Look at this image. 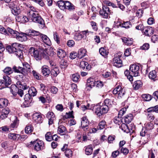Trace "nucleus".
Listing matches in <instances>:
<instances>
[{
  "instance_id": "f257e3e1",
  "label": "nucleus",
  "mask_w": 158,
  "mask_h": 158,
  "mask_svg": "<svg viewBox=\"0 0 158 158\" xmlns=\"http://www.w3.org/2000/svg\"><path fill=\"white\" fill-rule=\"evenodd\" d=\"M26 6L27 15L29 17V21H32L39 23L40 27L43 28L45 25L44 21L35 8L29 4H27Z\"/></svg>"
},
{
  "instance_id": "f03ea898",
  "label": "nucleus",
  "mask_w": 158,
  "mask_h": 158,
  "mask_svg": "<svg viewBox=\"0 0 158 158\" xmlns=\"http://www.w3.org/2000/svg\"><path fill=\"white\" fill-rule=\"evenodd\" d=\"M23 67H16L14 66L13 67V69L14 72L15 73H21L23 75H19L21 78H23V75L26 76L27 75L28 73L31 71L30 66L27 63H24L23 64Z\"/></svg>"
},
{
  "instance_id": "7ed1b4c3",
  "label": "nucleus",
  "mask_w": 158,
  "mask_h": 158,
  "mask_svg": "<svg viewBox=\"0 0 158 158\" xmlns=\"http://www.w3.org/2000/svg\"><path fill=\"white\" fill-rule=\"evenodd\" d=\"M57 3L59 7L62 10L71 11L75 9L74 5L69 1L60 0L58 1Z\"/></svg>"
},
{
  "instance_id": "20e7f679",
  "label": "nucleus",
  "mask_w": 158,
  "mask_h": 158,
  "mask_svg": "<svg viewBox=\"0 0 158 158\" xmlns=\"http://www.w3.org/2000/svg\"><path fill=\"white\" fill-rule=\"evenodd\" d=\"M93 107L92 110L98 116H100L103 114L106 113L107 108H104L100 105H92Z\"/></svg>"
},
{
  "instance_id": "39448f33",
  "label": "nucleus",
  "mask_w": 158,
  "mask_h": 158,
  "mask_svg": "<svg viewBox=\"0 0 158 158\" xmlns=\"http://www.w3.org/2000/svg\"><path fill=\"white\" fill-rule=\"evenodd\" d=\"M93 107L92 110L98 116H100L103 114L106 113L107 108H104L100 105H92Z\"/></svg>"
},
{
  "instance_id": "423d86ee",
  "label": "nucleus",
  "mask_w": 158,
  "mask_h": 158,
  "mask_svg": "<svg viewBox=\"0 0 158 158\" xmlns=\"http://www.w3.org/2000/svg\"><path fill=\"white\" fill-rule=\"evenodd\" d=\"M121 58L122 54L120 52L114 55L113 60V65L118 68L122 66V61L121 60Z\"/></svg>"
},
{
  "instance_id": "0eeeda50",
  "label": "nucleus",
  "mask_w": 158,
  "mask_h": 158,
  "mask_svg": "<svg viewBox=\"0 0 158 158\" xmlns=\"http://www.w3.org/2000/svg\"><path fill=\"white\" fill-rule=\"evenodd\" d=\"M33 144V147L34 150L38 151L44 148V142L39 140L37 139L35 141L31 142Z\"/></svg>"
},
{
  "instance_id": "6e6552de",
  "label": "nucleus",
  "mask_w": 158,
  "mask_h": 158,
  "mask_svg": "<svg viewBox=\"0 0 158 158\" xmlns=\"http://www.w3.org/2000/svg\"><path fill=\"white\" fill-rule=\"evenodd\" d=\"M22 45L17 43H14L11 46H8L6 49L8 52L10 53H15L17 50L21 47Z\"/></svg>"
},
{
  "instance_id": "1a4fd4ad",
  "label": "nucleus",
  "mask_w": 158,
  "mask_h": 158,
  "mask_svg": "<svg viewBox=\"0 0 158 158\" xmlns=\"http://www.w3.org/2000/svg\"><path fill=\"white\" fill-rule=\"evenodd\" d=\"M29 53L31 56H33L37 60H40L41 58V56L39 51L34 47H32L29 49Z\"/></svg>"
},
{
  "instance_id": "9d476101",
  "label": "nucleus",
  "mask_w": 158,
  "mask_h": 158,
  "mask_svg": "<svg viewBox=\"0 0 158 158\" xmlns=\"http://www.w3.org/2000/svg\"><path fill=\"white\" fill-rule=\"evenodd\" d=\"M110 13V9L107 6H103L102 9L99 11L100 15L104 18H107Z\"/></svg>"
},
{
  "instance_id": "9b49d317",
  "label": "nucleus",
  "mask_w": 158,
  "mask_h": 158,
  "mask_svg": "<svg viewBox=\"0 0 158 158\" xmlns=\"http://www.w3.org/2000/svg\"><path fill=\"white\" fill-rule=\"evenodd\" d=\"M130 70L131 73V74L134 77H137L139 75V66L136 64L131 65Z\"/></svg>"
},
{
  "instance_id": "f8f14e48",
  "label": "nucleus",
  "mask_w": 158,
  "mask_h": 158,
  "mask_svg": "<svg viewBox=\"0 0 158 158\" xmlns=\"http://www.w3.org/2000/svg\"><path fill=\"white\" fill-rule=\"evenodd\" d=\"M142 31L145 35L150 36L153 34L154 31L152 27L149 26L144 27Z\"/></svg>"
},
{
  "instance_id": "ddd939ff",
  "label": "nucleus",
  "mask_w": 158,
  "mask_h": 158,
  "mask_svg": "<svg viewBox=\"0 0 158 158\" xmlns=\"http://www.w3.org/2000/svg\"><path fill=\"white\" fill-rule=\"evenodd\" d=\"M89 122L86 117H83L82 118L81 127L84 131H86L88 128Z\"/></svg>"
},
{
  "instance_id": "4468645a",
  "label": "nucleus",
  "mask_w": 158,
  "mask_h": 158,
  "mask_svg": "<svg viewBox=\"0 0 158 158\" xmlns=\"http://www.w3.org/2000/svg\"><path fill=\"white\" fill-rule=\"evenodd\" d=\"M102 105L104 108H107V112L108 111L109 108L112 107L113 104V101L110 99H106L104 100V103Z\"/></svg>"
},
{
  "instance_id": "2eb2a0df",
  "label": "nucleus",
  "mask_w": 158,
  "mask_h": 158,
  "mask_svg": "<svg viewBox=\"0 0 158 158\" xmlns=\"http://www.w3.org/2000/svg\"><path fill=\"white\" fill-rule=\"evenodd\" d=\"M2 80L3 81L4 87H7L11 83V79L7 75H4Z\"/></svg>"
},
{
  "instance_id": "dca6fc26",
  "label": "nucleus",
  "mask_w": 158,
  "mask_h": 158,
  "mask_svg": "<svg viewBox=\"0 0 158 158\" xmlns=\"http://www.w3.org/2000/svg\"><path fill=\"white\" fill-rule=\"evenodd\" d=\"M47 117L49 119V125L52 124L55 119V116L54 113L52 112H48L47 114Z\"/></svg>"
},
{
  "instance_id": "f3484780",
  "label": "nucleus",
  "mask_w": 158,
  "mask_h": 158,
  "mask_svg": "<svg viewBox=\"0 0 158 158\" xmlns=\"http://www.w3.org/2000/svg\"><path fill=\"white\" fill-rule=\"evenodd\" d=\"M27 35L26 34L23 33H19L17 36H16V38L18 40L21 42L26 41L27 39Z\"/></svg>"
},
{
  "instance_id": "a211bd4d",
  "label": "nucleus",
  "mask_w": 158,
  "mask_h": 158,
  "mask_svg": "<svg viewBox=\"0 0 158 158\" xmlns=\"http://www.w3.org/2000/svg\"><path fill=\"white\" fill-rule=\"evenodd\" d=\"M33 119L35 121L40 123L42 122L43 118L42 115L39 113H36L33 114Z\"/></svg>"
},
{
  "instance_id": "6ab92c4d",
  "label": "nucleus",
  "mask_w": 158,
  "mask_h": 158,
  "mask_svg": "<svg viewBox=\"0 0 158 158\" xmlns=\"http://www.w3.org/2000/svg\"><path fill=\"white\" fill-rule=\"evenodd\" d=\"M7 34L9 33L10 35L13 38H16L19 34V32L17 31L10 27L7 28Z\"/></svg>"
},
{
  "instance_id": "aec40b11",
  "label": "nucleus",
  "mask_w": 158,
  "mask_h": 158,
  "mask_svg": "<svg viewBox=\"0 0 158 158\" xmlns=\"http://www.w3.org/2000/svg\"><path fill=\"white\" fill-rule=\"evenodd\" d=\"M8 137L11 140H18L20 137V135L15 133H10L8 135Z\"/></svg>"
},
{
  "instance_id": "412c9836",
  "label": "nucleus",
  "mask_w": 158,
  "mask_h": 158,
  "mask_svg": "<svg viewBox=\"0 0 158 158\" xmlns=\"http://www.w3.org/2000/svg\"><path fill=\"white\" fill-rule=\"evenodd\" d=\"M149 77L154 81L158 79V77L157 76L156 71L155 70L151 71L149 74Z\"/></svg>"
},
{
  "instance_id": "4be33fe9",
  "label": "nucleus",
  "mask_w": 158,
  "mask_h": 158,
  "mask_svg": "<svg viewBox=\"0 0 158 158\" xmlns=\"http://www.w3.org/2000/svg\"><path fill=\"white\" fill-rule=\"evenodd\" d=\"M66 128L63 125L59 126L58 128V132L59 134L61 135H65L66 133Z\"/></svg>"
},
{
  "instance_id": "5701e85b",
  "label": "nucleus",
  "mask_w": 158,
  "mask_h": 158,
  "mask_svg": "<svg viewBox=\"0 0 158 158\" xmlns=\"http://www.w3.org/2000/svg\"><path fill=\"white\" fill-rule=\"evenodd\" d=\"M40 37L42 41L44 43L47 45H50L51 43L50 40L46 35L43 34H41Z\"/></svg>"
},
{
  "instance_id": "b1692460",
  "label": "nucleus",
  "mask_w": 158,
  "mask_h": 158,
  "mask_svg": "<svg viewBox=\"0 0 158 158\" xmlns=\"http://www.w3.org/2000/svg\"><path fill=\"white\" fill-rule=\"evenodd\" d=\"M86 51L85 49L82 48L80 49L78 52L77 57L81 59L86 54Z\"/></svg>"
},
{
  "instance_id": "393cba45",
  "label": "nucleus",
  "mask_w": 158,
  "mask_h": 158,
  "mask_svg": "<svg viewBox=\"0 0 158 158\" xmlns=\"http://www.w3.org/2000/svg\"><path fill=\"white\" fill-rule=\"evenodd\" d=\"M133 118V115L129 114L124 117V120L126 123L129 124L131 122Z\"/></svg>"
},
{
  "instance_id": "a878e982",
  "label": "nucleus",
  "mask_w": 158,
  "mask_h": 158,
  "mask_svg": "<svg viewBox=\"0 0 158 158\" xmlns=\"http://www.w3.org/2000/svg\"><path fill=\"white\" fill-rule=\"evenodd\" d=\"M42 73L43 75L45 76L48 77L51 73L50 70L46 66H43L41 68Z\"/></svg>"
},
{
  "instance_id": "bb28decb",
  "label": "nucleus",
  "mask_w": 158,
  "mask_h": 158,
  "mask_svg": "<svg viewBox=\"0 0 158 158\" xmlns=\"http://www.w3.org/2000/svg\"><path fill=\"white\" fill-rule=\"evenodd\" d=\"M17 19L19 21L22 23H25L29 21V17L26 16H19L17 17Z\"/></svg>"
},
{
  "instance_id": "cd10ccee",
  "label": "nucleus",
  "mask_w": 158,
  "mask_h": 158,
  "mask_svg": "<svg viewBox=\"0 0 158 158\" xmlns=\"http://www.w3.org/2000/svg\"><path fill=\"white\" fill-rule=\"evenodd\" d=\"M122 40L126 45H131L133 43V39L129 38L123 37L122 38Z\"/></svg>"
},
{
  "instance_id": "c85d7f7f",
  "label": "nucleus",
  "mask_w": 158,
  "mask_h": 158,
  "mask_svg": "<svg viewBox=\"0 0 158 158\" xmlns=\"http://www.w3.org/2000/svg\"><path fill=\"white\" fill-rule=\"evenodd\" d=\"M8 103V100L5 98L0 99V108H2L6 106Z\"/></svg>"
},
{
  "instance_id": "c756f323",
  "label": "nucleus",
  "mask_w": 158,
  "mask_h": 158,
  "mask_svg": "<svg viewBox=\"0 0 158 158\" xmlns=\"http://www.w3.org/2000/svg\"><path fill=\"white\" fill-rule=\"evenodd\" d=\"M18 88L15 85H12L10 87L11 93L14 96L16 95Z\"/></svg>"
},
{
  "instance_id": "7c9ffc66",
  "label": "nucleus",
  "mask_w": 158,
  "mask_h": 158,
  "mask_svg": "<svg viewBox=\"0 0 158 158\" xmlns=\"http://www.w3.org/2000/svg\"><path fill=\"white\" fill-rule=\"evenodd\" d=\"M142 82L141 81L138 80L134 82L133 85V87L135 90L138 89L142 85Z\"/></svg>"
},
{
  "instance_id": "2f4dec72",
  "label": "nucleus",
  "mask_w": 158,
  "mask_h": 158,
  "mask_svg": "<svg viewBox=\"0 0 158 158\" xmlns=\"http://www.w3.org/2000/svg\"><path fill=\"white\" fill-rule=\"evenodd\" d=\"M85 153L86 155H91L93 152V148L91 145H89L85 147Z\"/></svg>"
},
{
  "instance_id": "473e14b6",
  "label": "nucleus",
  "mask_w": 158,
  "mask_h": 158,
  "mask_svg": "<svg viewBox=\"0 0 158 158\" xmlns=\"http://www.w3.org/2000/svg\"><path fill=\"white\" fill-rule=\"evenodd\" d=\"M57 55L60 58L64 57L66 55L65 52L62 49H59L57 51Z\"/></svg>"
},
{
  "instance_id": "72a5a7b5",
  "label": "nucleus",
  "mask_w": 158,
  "mask_h": 158,
  "mask_svg": "<svg viewBox=\"0 0 158 158\" xmlns=\"http://www.w3.org/2000/svg\"><path fill=\"white\" fill-rule=\"evenodd\" d=\"M21 47H19V48L17 50L15 54L18 57L20 58H22L23 57V54L21 49H20Z\"/></svg>"
},
{
  "instance_id": "f704fd0d",
  "label": "nucleus",
  "mask_w": 158,
  "mask_h": 158,
  "mask_svg": "<svg viewBox=\"0 0 158 158\" xmlns=\"http://www.w3.org/2000/svg\"><path fill=\"white\" fill-rule=\"evenodd\" d=\"M124 74L127 76V78L130 81H133V77L131 72H130L128 70H126L124 72Z\"/></svg>"
},
{
  "instance_id": "c9c22d12",
  "label": "nucleus",
  "mask_w": 158,
  "mask_h": 158,
  "mask_svg": "<svg viewBox=\"0 0 158 158\" xmlns=\"http://www.w3.org/2000/svg\"><path fill=\"white\" fill-rule=\"evenodd\" d=\"M99 52L100 54L104 57L108 55V51L106 50L103 48H100Z\"/></svg>"
},
{
  "instance_id": "e433bc0d",
  "label": "nucleus",
  "mask_w": 158,
  "mask_h": 158,
  "mask_svg": "<svg viewBox=\"0 0 158 158\" xmlns=\"http://www.w3.org/2000/svg\"><path fill=\"white\" fill-rule=\"evenodd\" d=\"M3 71L7 75L12 73L13 72V70L11 68L7 67L5 68Z\"/></svg>"
},
{
  "instance_id": "4c0bfd02",
  "label": "nucleus",
  "mask_w": 158,
  "mask_h": 158,
  "mask_svg": "<svg viewBox=\"0 0 158 158\" xmlns=\"http://www.w3.org/2000/svg\"><path fill=\"white\" fill-rule=\"evenodd\" d=\"M147 111L148 112H158V105L153 107H151L148 108Z\"/></svg>"
},
{
  "instance_id": "58836bf2",
  "label": "nucleus",
  "mask_w": 158,
  "mask_h": 158,
  "mask_svg": "<svg viewBox=\"0 0 158 158\" xmlns=\"http://www.w3.org/2000/svg\"><path fill=\"white\" fill-rule=\"evenodd\" d=\"M119 26L121 27H124L125 28H128L131 27V25L130 22L127 21L123 23H120Z\"/></svg>"
},
{
  "instance_id": "ea45409f",
  "label": "nucleus",
  "mask_w": 158,
  "mask_h": 158,
  "mask_svg": "<svg viewBox=\"0 0 158 158\" xmlns=\"http://www.w3.org/2000/svg\"><path fill=\"white\" fill-rule=\"evenodd\" d=\"M12 12L15 15H17L20 13V10L19 7L15 6L12 9Z\"/></svg>"
},
{
  "instance_id": "a19ab883",
  "label": "nucleus",
  "mask_w": 158,
  "mask_h": 158,
  "mask_svg": "<svg viewBox=\"0 0 158 158\" xmlns=\"http://www.w3.org/2000/svg\"><path fill=\"white\" fill-rule=\"evenodd\" d=\"M33 130V128L31 125H27L25 129V131L27 134L31 133Z\"/></svg>"
},
{
  "instance_id": "79ce46f5",
  "label": "nucleus",
  "mask_w": 158,
  "mask_h": 158,
  "mask_svg": "<svg viewBox=\"0 0 158 158\" xmlns=\"http://www.w3.org/2000/svg\"><path fill=\"white\" fill-rule=\"evenodd\" d=\"M96 81L94 80L90 83L86 84V88L87 90H90L93 87L95 86Z\"/></svg>"
},
{
  "instance_id": "37998d69",
  "label": "nucleus",
  "mask_w": 158,
  "mask_h": 158,
  "mask_svg": "<svg viewBox=\"0 0 158 158\" xmlns=\"http://www.w3.org/2000/svg\"><path fill=\"white\" fill-rule=\"evenodd\" d=\"M80 77V75L77 73L73 74L71 77V79L72 80L75 82H77Z\"/></svg>"
},
{
  "instance_id": "c03bdc74",
  "label": "nucleus",
  "mask_w": 158,
  "mask_h": 158,
  "mask_svg": "<svg viewBox=\"0 0 158 158\" xmlns=\"http://www.w3.org/2000/svg\"><path fill=\"white\" fill-rule=\"evenodd\" d=\"M28 93L32 96H34L36 94V89L34 87L31 88L28 91Z\"/></svg>"
},
{
  "instance_id": "a18cd8bd",
  "label": "nucleus",
  "mask_w": 158,
  "mask_h": 158,
  "mask_svg": "<svg viewBox=\"0 0 158 158\" xmlns=\"http://www.w3.org/2000/svg\"><path fill=\"white\" fill-rule=\"evenodd\" d=\"M114 123L116 124L120 125L122 123V121L121 117L118 116L114 118Z\"/></svg>"
},
{
  "instance_id": "49530a36",
  "label": "nucleus",
  "mask_w": 158,
  "mask_h": 158,
  "mask_svg": "<svg viewBox=\"0 0 158 158\" xmlns=\"http://www.w3.org/2000/svg\"><path fill=\"white\" fill-rule=\"evenodd\" d=\"M53 36L54 40L56 42L57 44H59L60 43V38L59 35L56 32H53Z\"/></svg>"
},
{
  "instance_id": "de8ad7c7",
  "label": "nucleus",
  "mask_w": 158,
  "mask_h": 158,
  "mask_svg": "<svg viewBox=\"0 0 158 158\" xmlns=\"http://www.w3.org/2000/svg\"><path fill=\"white\" fill-rule=\"evenodd\" d=\"M67 66V63L66 61L62 60L60 62V66L61 69H65Z\"/></svg>"
},
{
  "instance_id": "09e8293b",
  "label": "nucleus",
  "mask_w": 158,
  "mask_h": 158,
  "mask_svg": "<svg viewBox=\"0 0 158 158\" xmlns=\"http://www.w3.org/2000/svg\"><path fill=\"white\" fill-rule=\"evenodd\" d=\"M121 124V126L120 127L121 128L122 130L124 131L127 132L129 131L128 126L125 123H123Z\"/></svg>"
},
{
  "instance_id": "8fccbe9b",
  "label": "nucleus",
  "mask_w": 158,
  "mask_h": 158,
  "mask_svg": "<svg viewBox=\"0 0 158 158\" xmlns=\"http://www.w3.org/2000/svg\"><path fill=\"white\" fill-rule=\"evenodd\" d=\"M153 124L151 122L147 123L145 124V128L147 130H150L153 128Z\"/></svg>"
},
{
  "instance_id": "3c124183",
  "label": "nucleus",
  "mask_w": 158,
  "mask_h": 158,
  "mask_svg": "<svg viewBox=\"0 0 158 158\" xmlns=\"http://www.w3.org/2000/svg\"><path fill=\"white\" fill-rule=\"evenodd\" d=\"M83 37V35L80 33H76L75 34L74 39L76 40H80Z\"/></svg>"
},
{
  "instance_id": "603ef678",
  "label": "nucleus",
  "mask_w": 158,
  "mask_h": 158,
  "mask_svg": "<svg viewBox=\"0 0 158 158\" xmlns=\"http://www.w3.org/2000/svg\"><path fill=\"white\" fill-rule=\"evenodd\" d=\"M88 63L87 62L84 61H82L80 62V67L83 69L86 68L88 69Z\"/></svg>"
},
{
  "instance_id": "864d4df0",
  "label": "nucleus",
  "mask_w": 158,
  "mask_h": 158,
  "mask_svg": "<svg viewBox=\"0 0 158 158\" xmlns=\"http://www.w3.org/2000/svg\"><path fill=\"white\" fill-rule=\"evenodd\" d=\"M46 140L48 141H50L52 139V135L50 132H48L45 135Z\"/></svg>"
},
{
  "instance_id": "5fc2aeb1",
  "label": "nucleus",
  "mask_w": 158,
  "mask_h": 158,
  "mask_svg": "<svg viewBox=\"0 0 158 158\" xmlns=\"http://www.w3.org/2000/svg\"><path fill=\"white\" fill-rule=\"evenodd\" d=\"M65 155L66 157L68 158L71 157L72 155V152L69 149H67L65 152Z\"/></svg>"
},
{
  "instance_id": "6e6d98bb",
  "label": "nucleus",
  "mask_w": 158,
  "mask_h": 158,
  "mask_svg": "<svg viewBox=\"0 0 158 158\" xmlns=\"http://www.w3.org/2000/svg\"><path fill=\"white\" fill-rule=\"evenodd\" d=\"M106 125V122L104 121H102L99 123L98 127V129L101 130L105 128Z\"/></svg>"
},
{
  "instance_id": "4d7b16f0",
  "label": "nucleus",
  "mask_w": 158,
  "mask_h": 158,
  "mask_svg": "<svg viewBox=\"0 0 158 158\" xmlns=\"http://www.w3.org/2000/svg\"><path fill=\"white\" fill-rule=\"evenodd\" d=\"M0 131L2 132L10 131V129L7 126H5L0 127Z\"/></svg>"
},
{
  "instance_id": "13d9d810",
  "label": "nucleus",
  "mask_w": 158,
  "mask_h": 158,
  "mask_svg": "<svg viewBox=\"0 0 158 158\" xmlns=\"http://www.w3.org/2000/svg\"><path fill=\"white\" fill-rule=\"evenodd\" d=\"M17 119L15 120L13 123H11L9 129L10 131L13 130V128L16 127L17 125Z\"/></svg>"
},
{
  "instance_id": "bf43d9fd",
  "label": "nucleus",
  "mask_w": 158,
  "mask_h": 158,
  "mask_svg": "<svg viewBox=\"0 0 158 158\" xmlns=\"http://www.w3.org/2000/svg\"><path fill=\"white\" fill-rule=\"evenodd\" d=\"M142 97L145 101H149L151 99L150 95L149 94H144L142 95Z\"/></svg>"
},
{
  "instance_id": "052dcab7",
  "label": "nucleus",
  "mask_w": 158,
  "mask_h": 158,
  "mask_svg": "<svg viewBox=\"0 0 158 158\" xmlns=\"http://www.w3.org/2000/svg\"><path fill=\"white\" fill-rule=\"evenodd\" d=\"M127 110V108L125 107L121 109L119 111L118 114V116L121 117L124 113H125Z\"/></svg>"
},
{
  "instance_id": "680f3d73",
  "label": "nucleus",
  "mask_w": 158,
  "mask_h": 158,
  "mask_svg": "<svg viewBox=\"0 0 158 158\" xmlns=\"http://www.w3.org/2000/svg\"><path fill=\"white\" fill-rule=\"evenodd\" d=\"M122 87L120 86H118L113 90V94H118V92L122 89Z\"/></svg>"
},
{
  "instance_id": "e2e57ef3",
  "label": "nucleus",
  "mask_w": 158,
  "mask_h": 158,
  "mask_svg": "<svg viewBox=\"0 0 158 158\" xmlns=\"http://www.w3.org/2000/svg\"><path fill=\"white\" fill-rule=\"evenodd\" d=\"M41 50L42 51L43 53L44 54V57H45V58L47 59H48L47 49L46 48H42Z\"/></svg>"
},
{
  "instance_id": "0e129e2a",
  "label": "nucleus",
  "mask_w": 158,
  "mask_h": 158,
  "mask_svg": "<svg viewBox=\"0 0 158 158\" xmlns=\"http://www.w3.org/2000/svg\"><path fill=\"white\" fill-rule=\"evenodd\" d=\"M90 23L94 31H97L98 29V27L97 25V23L94 21H91Z\"/></svg>"
},
{
  "instance_id": "69168bd1",
  "label": "nucleus",
  "mask_w": 158,
  "mask_h": 158,
  "mask_svg": "<svg viewBox=\"0 0 158 158\" xmlns=\"http://www.w3.org/2000/svg\"><path fill=\"white\" fill-rule=\"evenodd\" d=\"M59 73V72L58 71L57 69L55 68L52 70L51 74L53 76L56 77L57 76Z\"/></svg>"
},
{
  "instance_id": "338daca9",
  "label": "nucleus",
  "mask_w": 158,
  "mask_h": 158,
  "mask_svg": "<svg viewBox=\"0 0 158 158\" xmlns=\"http://www.w3.org/2000/svg\"><path fill=\"white\" fill-rule=\"evenodd\" d=\"M95 86L98 88H101L103 86V83L102 81H96Z\"/></svg>"
},
{
  "instance_id": "774afa93",
  "label": "nucleus",
  "mask_w": 158,
  "mask_h": 158,
  "mask_svg": "<svg viewBox=\"0 0 158 158\" xmlns=\"http://www.w3.org/2000/svg\"><path fill=\"white\" fill-rule=\"evenodd\" d=\"M143 13V11L142 9H139L136 12V16L139 17H140L142 16Z\"/></svg>"
}]
</instances>
